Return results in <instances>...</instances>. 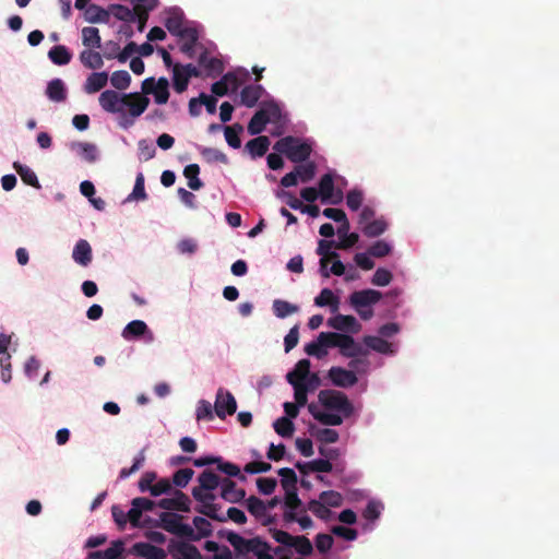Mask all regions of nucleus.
<instances>
[{"mask_svg": "<svg viewBox=\"0 0 559 559\" xmlns=\"http://www.w3.org/2000/svg\"><path fill=\"white\" fill-rule=\"evenodd\" d=\"M130 552L144 559H166L165 550L150 543H135L130 549Z\"/></svg>", "mask_w": 559, "mask_h": 559, "instance_id": "nucleus-17", "label": "nucleus"}, {"mask_svg": "<svg viewBox=\"0 0 559 559\" xmlns=\"http://www.w3.org/2000/svg\"><path fill=\"white\" fill-rule=\"evenodd\" d=\"M111 10H112L114 16L119 21H123V22H134L135 21L134 9L131 10L126 5L116 4V5H112Z\"/></svg>", "mask_w": 559, "mask_h": 559, "instance_id": "nucleus-60", "label": "nucleus"}, {"mask_svg": "<svg viewBox=\"0 0 559 559\" xmlns=\"http://www.w3.org/2000/svg\"><path fill=\"white\" fill-rule=\"evenodd\" d=\"M382 298V294L376 289H362L356 290L349 295L348 302L354 310L361 308H371L373 305L379 302Z\"/></svg>", "mask_w": 559, "mask_h": 559, "instance_id": "nucleus-9", "label": "nucleus"}, {"mask_svg": "<svg viewBox=\"0 0 559 559\" xmlns=\"http://www.w3.org/2000/svg\"><path fill=\"white\" fill-rule=\"evenodd\" d=\"M174 88L177 93H183L189 85V79L182 70V64L176 63L173 69Z\"/></svg>", "mask_w": 559, "mask_h": 559, "instance_id": "nucleus-47", "label": "nucleus"}, {"mask_svg": "<svg viewBox=\"0 0 559 559\" xmlns=\"http://www.w3.org/2000/svg\"><path fill=\"white\" fill-rule=\"evenodd\" d=\"M192 522L198 533L193 531V535L187 536V538L199 540L202 537H209L212 534V524L205 518L195 516Z\"/></svg>", "mask_w": 559, "mask_h": 559, "instance_id": "nucleus-38", "label": "nucleus"}, {"mask_svg": "<svg viewBox=\"0 0 559 559\" xmlns=\"http://www.w3.org/2000/svg\"><path fill=\"white\" fill-rule=\"evenodd\" d=\"M144 181H145L144 175L142 173H139L135 178L133 191L129 195L128 200H131V199L145 200L147 198V194L145 192Z\"/></svg>", "mask_w": 559, "mask_h": 559, "instance_id": "nucleus-62", "label": "nucleus"}, {"mask_svg": "<svg viewBox=\"0 0 559 559\" xmlns=\"http://www.w3.org/2000/svg\"><path fill=\"white\" fill-rule=\"evenodd\" d=\"M123 99L122 111L127 107L131 119L123 116V122H121V126L128 128L133 124L135 118L140 117L146 110L150 105V99L139 92L123 94Z\"/></svg>", "mask_w": 559, "mask_h": 559, "instance_id": "nucleus-5", "label": "nucleus"}, {"mask_svg": "<svg viewBox=\"0 0 559 559\" xmlns=\"http://www.w3.org/2000/svg\"><path fill=\"white\" fill-rule=\"evenodd\" d=\"M243 131V127L240 123L233 126H226L224 128L225 140L228 145L233 148H239L241 146V140L239 134Z\"/></svg>", "mask_w": 559, "mask_h": 559, "instance_id": "nucleus-41", "label": "nucleus"}, {"mask_svg": "<svg viewBox=\"0 0 559 559\" xmlns=\"http://www.w3.org/2000/svg\"><path fill=\"white\" fill-rule=\"evenodd\" d=\"M201 155L207 163H222V164L228 163L227 155L217 148L203 147L201 150Z\"/></svg>", "mask_w": 559, "mask_h": 559, "instance_id": "nucleus-55", "label": "nucleus"}, {"mask_svg": "<svg viewBox=\"0 0 559 559\" xmlns=\"http://www.w3.org/2000/svg\"><path fill=\"white\" fill-rule=\"evenodd\" d=\"M110 83L115 88L124 91L130 86L131 75L126 70L115 71L110 76Z\"/></svg>", "mask_w": 559, "mask_h": 559, "instance_id": "nucleus-49", "label": "nucleus"}, {"mask_svg": "<svg viewBox=\"0 0 559 559\" xmlns=\"http://www.w3.org/2000/svg\"><path fill=\"white\" fill-rule=\"evenodd\" d=\"M82 44L86 48H102V37L99 29L94 26H85L82 28Z\"/></svg>", "mask_w": 559, "mask_h": 559, "instance_id": "nucleus-31", "label": "nucleus"}, {"mask_svg": "<svg viewBox=\"0 0 559 559\" xmlns=\"http://www.w3.org/2000/svg\"><path fill=\"white\" fill-rule=\"evenodd\" d=\"M318 191L322 203L340 204L344 198L342 190L334 189V177L331 173L321 177Z\"/></svg>", "mask_w": 559, "mask_h": 559, "instance_id": "nucleus-8", "label": "nucleus"}, {"mask_svg": "<svg viewBox=\"0 0 559 559\" xmlns=\"http://www.w3.org/2000/svg\"><path fill=\"white\" fill-rule=\"evenodd\" d=\"M73 260L82 265L87 266L92 261V248L87 240L80 239L73 249L72 252Z\"/></svg>", "mask_w": 559, "mask_h": 559, "instance_id": "nucleus-19", "label": "nucleus"}, {"mask_svg": "<svg viewBox=\"0 0 559 559\" xmlns=\"http://www.w3.org/2000/svg\"><path fill=\"white\" fill-rule=\"evenodd\" d=\"M308 510L324 521L329 520L332 514L331 510L321 500L316 499L308 502Z\"/></svg>", "mask_w": 559, "mask_h": 559, "instance_id": "nucleus-56", "label": "nucleus"}, {"mask_svg": "<svg viewBox=\"0 0 559 559\" xmlns=\"http://www.w3.org/2000/svg\"><path fill=\"white\" fill-rule=\"evenodd\" d=\"M278 475L281 478L282 487L285 491H288V489H296L297 488V475L294 469L289 467H283L278 469Z\"/></svg>", "mask_w": 559, "mask_h": 559, "instance_id": "nucleus-51", "label": "nucleus"}, {"mask_svg": "<svg viewBox=\"0 0 559 559\" xmlns=\"http://www.w3.org/2000/svg\"><path fill=\"white\" fill-rule=\"evenodd\" d=\"M263 93L264 88L259 84L247 85L240 92L241 104L249 108H252L257 105L259 99L262 97Z\"/></svg>", "mask_w": 559, "mask_h": 559, "instance_id": "nucleus-21", "label": "nucleus"}, {"mask_svg": "<svg viewBox=\"0 0 559 559\" xmlns=\"http://www.w3.org/2000/svg\"><path fill=\"white\" fill-rule=\"evenodd\" d=\"M72 148H76L81 156L88 163H94L97 159V148L92 143H73Z\"/></svg>", "mask_w": 559, "mask_h": 559, "instance_id": "nucleus-50", "label": "nucleus"}, {"mask_svg": "<svg viewBox=\"0 0 559 559\" xmlns=\"http://www.w3.org/2000/svg\"><path fill=\"white\" fill-rule=\"evenodd\" d=\"M392 278H393V275H392V273L389 270L383 269V267H379L374 272V274H373V276L371 278V283L374 286H381L382 287V286L389 285L391 283Z\"/></svg>", "mask_w": 559, "mask_h": 559, "instance_id": "nucleus-63", "label": "nucleus"}, {"mask_svg": "<svg viewBox=\"0 0 559 559\" xmlns=\"http://www.w3.org/2000/svg\"><path fill=\"white\" fill-rule=\"evenodd\" d=\"M294 169H295V173L297 174V177L302 182H309L316 176L317 165L312 160H307V162L298 164Z\"/></svg>", "mask_w": 559, "mask_h": 559, "instance_id": "nucleus-42", "label": "nucleus"}, {"mask_svg": "<svg viewBox=\"0 0 559 559\" xmlns=\"http://www.w3.org/2000/svg\"><path fill=\"white\" fill-rule=\"evenodd\" d=\"M340 300L330 288H323L314 298V305L318 307L330 306L332 311L338 309Z\"/></svg>", "mask_w": 559, "mask_h": 559, "instance_id": "nucleus-36", "label": "nucleus"}, {"mask_svg": "<svg viewBox=\"0 0 559 559\" xmlns=\"http://www.w3.org/2000/svg\"><path fill=\"white\" fill-rule=\"evenodd\" d=\"M146 332H148V328L144 321L133 320L126 325L121 335L124 340H132L144 335Z\"/></svg>", "mask_w": 559, "mask_h": 559, "instance_id": "nucleus-33", "label": "nucleus"}, {"mask_svg": "<svg viewBox=\"0 0 559 559\" xmlns=\"http://www.w3.org/2000/svg\"><path fill=\"white\" fill-rule=\"evenodd\" d=\"M349 342H347L344 348L341 350V355L347 358H356L359 356L366 357L369 354L368 348L361 344L355 342L354 337L349 335Z\"/></svg>", "mask_w": 559, "mask_h": 559, "instance_id": "nucleus-39", "label": "nucleus"}, {"mask_svg": "<svg viewBox=\"0 0 559 559\" xmlns=\"http://www.w3.org/2000/svg\"><path fill=\"white\" fill-rule=\"evenodd\" d=\"M216 468L229 477H238L241 480L246 479V477L241 474L240 467L238 465L224 461L222 456H219V461L216 463Z\"/></svg>", "mask_w": 559, "mask_h": 559, "instance_id": "nucleus-52", "label": "nucleus"}, {"mask_svg": "<svg viewBox=\"0 0 559 559\" xmlns=\"http://www.w3.org/2000/svg\"><path fill=\"white\" fill-rule=\"evenodd\" d=\"M123 551V544L120 540L114 542L106 550L92 551L88 559H118Z\"/></svg>", "mask_w": 559, "mask_h": 559, "instance_id": "nucleus-29", "label": "nucleus"}, {"mask_svg": "<svg viewBox=\"0 0 559 559\" xmlns=\"http://www.w3.org/2000/svg\"><path fill=\"white\" fill-rule=\"evenodd\" d=\"M305 352L309 356H314L319 359L328 355V349L323 341H321V333L318 335L317 341L310 342L305 346Z\"/></svg>", "mask_w": 559, "mask_h": 559, "instance_id": "nucleus-54", "label": "nucleus"}, {"mask_svg": "<svg viewBox=\"0 0 559 559\" xmlns=\"http://www.w3.org/2000/svg\"><path fill=\"white\" fill-rule=\"evenodd\" d=\"M245 506L248 512L258 521L267 512L265 502L255 496H250L246 499Z\"/></svg>", "mask_w": 559, "mask_h": 559, "instance_id": "nucleus-35", "label": "nucleus"}, {"mask_svg": "<svg viewBox=\"0 0 559 559\" xmlns=\"http://www.w3.org/2000/svg\"><path fill=\"white\" fill-rule=\"evenodd\" d=\"M168 551L175 559H202L199 549L186 542L171 540L168 545Z\"/></svg>", "mask_w": 559, "mask_h": 559, "instance_id": "nucleus-12", "label": "nucleus"}, {"mask_svg": "<svg viewBox=\"0 0 559 559\" xmlns=\"http://www.w3.org/2000/svg\"><path fill=\"white\" fill-rule=\"evenodd\" d=\"M162 527L170 534L187 537L193 535V528L181 522L182 516L177 513L164 512L159 516Z\"/></svg>", "mask_w": 559, "mask_h": 559, "instance_id": "nucleus-7", "label": "nucleus"}, {"mask_svg": "<svg viewBox=\"0 0 559 559\" xmlns=\"http://www.w3.org/2000/svg\"><path fill=\"white\" fill-rule=\"evenodd\" d=\"M13 168L20 175L21 179L23 180V182L25 185L32 186L36 189L41 188L36 174L28 166H25V165L21 164L20 162H14Z\"/></svg>", "mask_w": 559, "mask_h": 559, "instance_id": "nucleus-32", "label": "nucleus"}, {"mask_svg": "<svg viewBox=\"0 0 559 559\" xmlns=\"http://www.w3.org/2000/svg\"><path fill=\"white\" fill-rule=\"evenodd\" d=\"M48 57L49 59L51 60L52 63L57 64V66H66L68 64L71 59H72V55L71 52L69 51V49L63 46V45H57V46H53L49 51H48Z\"/></svg>", "mask_w": 559, "mask_h": 559, "instance_id": "nucleus-34", "label": "nucleus"}, {"mask_svg": "<svg viewBox=\"0 0 559 559\" xmlns=\"http://www.w3.org/2000/svg\"><path fill=\"white\" fill-rule=\"evenodd\" d=\"M222 479L217 474H215L212 469H204L198 476L199 486L193 489H203L206 491L215 490L218 486L222 485Z\"/></svg>", "mask_w": 559, "mask_h": 559, "instance_id": "nucleus-25", "label": "nucleus"}, {"mask_svg": "<svg viewBox=\"0 0 559 559\" xmlns=\"http://www.w3.org/2000/svg\"><path fill=\"white\" fill-rule=\"evenodd\" d=\"M200 167L198 164H190L185 167L183 175L188 179V187L192 190H200L203 182L199 179Z\"/></svg>", "mask_w": 559, "mask_h": 559, "instance_id": "nucleus-44", "label": "nucleus"}, {"mask_svg": "<svg viewBox=\"0 0 559 559\" xmlns=\"http://www.w3.org/2000/svg\"><path fill=\"white\" fill-rule=\"evenodd\" d=\"M273 428L283 438H289L293 436L295 426L294 423L287 417H280L273 424Z\"/></svg>", "mask_w": 559, "mask_h": 559, "instance_id": "nucleus-53", "label": "nucleus"}, {"mask_svg": "<svg viewBox=\"0 0 559 559\" xmlns=\"http://www.w3.org/2000/svg\"><path fill=\"white\" fill-rule=\"evenodd\" d=\"M271 536L278 543L287 547H294L296 551L301 556H309L313 551V546L310 539L306 536H293L289 533L270 528Z\"/></svg>", "mask_w": 559, "mask_h": 559, "instance_id": "nucleus-6", "label": "nucleus"}, {"mask_svg": "<svg viewBox=\"0 0 559 559\" xmlns=\"http://www.w3.org/2000/svg\"><path fill=\"white\" fill-rule=\"evenodd\" d=\"M364 344L366 348L373 349L381 354L391 353V344L379 336L367 335L364 337Z\"/></svg>", "mask_w": 559, "mask_h": 559, "instance_id": "nucleus-45", "label": "nucleus"}, {"mask_svg": "<svg viewBox=\"0 0 559 559\" xmlns=\"http://www.w3.org/2000/svg\"><path fill=\"white\" fill-rule=\"evenodd\" d=\"M273 150L285 155L292 163L300 164L309 159L312 145L300 138L286 135L275 142Z\"/></svg>", "mask_w": 559, "mask_h": 559, "instance_id": "nucleus-2", "label": "nucleus"}, {"mask_svg": "<svg viewBox=\"0 0 559 559\" xmlns=\"http://www.w3.org/2000/svg\"><path fill=\"white\" fill-rule=\"evenodd\" d=\"M96 48H86L81 51L79 58L81 63L91 70L100 69L104 66L103 53L95 50Z\"/></svg>", "mask_w": 559, "mask_h": 559, "instance_id": "nucleus-20", "label": "nucleus"}, {"mask_svg": "<svg viewBox=\"0 0 559 559\" xmlns=\"http://www.w3.org/2000/svg\"><path fill=\"white\" fill-rule=\"evenodd\" d=\"M388 228V224L383 218L372 219L362 226V233L366 237L374 238L382 235Z\"/></svg>", "mask_w": 559, "mask_h": 559, "instance_id": "nucleus-43", "label": "nucleus"}, {"mask_svg": "<svg viewBox=\"0 0 559 559\" xmlns=\"http://www.w3.org/2000/svg\"><path fill=\"white\" fill-rule=\"evenodd\" d=\"M139 157L141 160L147 162L152 159L156 154V148L153 143L148 140H140L138 142Z\"/></svg>", "mask_w": 559, "mask_h": 559, "instance_id": "nucleus-59", "label": "nucleus"}, {"mask_svg": "<svg viewBox=\"0 0 559 559\" xmlns=\"http://www.w3.org/2000/svg\"><path fill=\"white\" fill-rule=\"evenodd\" d=\"M329 379L335 386L349 388L357 383L358 378L353 370H347L342 367H332L328 372Z\"/></svg>", "mask_w": 559, "mask_h": 559, "instance_id": "nucleus-15", "label": "nucleus"}, {"mask_svg": "<svg viewBox=\"0 0 559 559\" xmlns=\"http://www.w3.org/2000/svg\"><path fill=\"white\" fill-rule=\"evenodd\" d=\"M281 117L282 110L275 102L265 103L250 119L248 132L251 135L260 134L269 122H278Z\"/></svg>", "mask_w": 559, "mask_h": 559, "instance_id": "nucleus-3", "label": "nucleus"}, {"mask_svg": "<svg viewBox=\"0 0 559 559\" xmlns=\"http://www.w3.org/2000/svg\"><path fill=\"white\" fill-rule=\"evenodd\" d=\"M154 95L155 102L158 105L166 104L169 98V83L166 78H159L156 82V87L152 93Z\"/></svg>", "mask_w": 559, "mask_h": 559, "instance_id": "nucleus-48", "label": "nucleus"}, {"mask_svg": "<svg viewBox=\"0 0 559 559\" xmlns=\"http://www.w3.org/2000/svg\"><path fill=\"white\" fill-rule=\"evenodd\" d=\"M272 309L274 314L280 319H284L299 311V307L297 305L282 299H275L273 301Z\"/></svg>", "mask_w": 559, "mask_h": 559, "instance_id": "nucleus-37", "label": "nucleus"}, {"mask_svg": "<svg viewBox=\"0 0 559 559\" xmlns=\"http://www.w3.org/2000/svg\"><path fill=\"white\" fill-rule=\"evenodd\" d=\"M219 506L215 504L213 502H205L201 503L200 507L195 508V511L200 514H203L211 520L217 521V522H226L227 518L223 513H219Z\"/></svg>", "mask_w": 559, "mask_h": 559, "instance_id": "nucleus-40", "label": "nucleus"}, {"mask_svg": "<svg viewBox=\"0 0 559 559\" xmlns=\"http://www.w3.org/2000/svg\"><path fill=\"white\" fill-rule=\"evenodd\" d=\"M321 341L324 342L326 349L338 347L340 352L345 347L344 345L349 342V335L336 332H321Z\"/></svg>", "mask_w": 559, "mask_h": 559, "instance_id": "nucleus-28", "label": "nucleus"}, {"mask_svg": "<svg viewBox=\"0 0 559 559\" xmlns=\"http://www.w3.org/2000/svg\"><path fill=\"white\" fill-rule=\"evenodd\" d=\"M108 17V12L99 5L91 4L85 10V20L90 23H106Z\"/></svg>", "mask_w": 559, "mask_h": 559, "instance_id": "nucleus-46", "label": "nucleus"}, {"mask_svg": "<svg viewBox=\"0 0 559 559\" xmlns=\"http://www.w3.org/2000/svg\"><path fill=\"white\" fill-rule=\"evenodd\" d=\"M108 73L103 72H93L91 73L84 84V91L87 94H94L104 88L108 83Z\"/></svg>", "mask_w": 559, "mask_h": 559, "instance_id": "nucleus-23", "label": "nucleus"}, {"mask_svg": "<svg viewBox=\"0 0 559 559\" xmlns=\"http://www.w3.org/2000/svg\"><path fill=\"white\" fill-rule=\"evenodd\" d=\"M190 503L191 501L185 492L181 490H175L174 497L160 499L157 506L164 510L189 512Z\"/></svg>", "mask_w": 559, "mask_h": 559, "instance_id": "nucleus-14", "label": "nucleus"}, {"mask_svg": "<svg viewBox=\"0 0 559 559\" xmlns=\"http://www.w3.org/2000/svg\"><path fill=\"white\" fill-rule=\"evenodd\" d=\"M270 144L271 141L266 135H259L248 141L245 147L252 158H257L266 154Z\"/></svg>", "mask_w": 559, "mask_h": 559, "instance_id": "nucleus-18", "label": "nucleus"}, {"mask_svg": "<svg viewBox=\"0 0 559 559\" xmlns=\"http://www.w3.org/2000/svg\"><path fill=\"white\" fill-rule=\"evenodd\" d=\"M314 436L318 441L323 442V443H335L338 441V438H340L338 432L331 428L319 429L314 433Z\"/></svg>", "mask_w": 559, "mask_h": 559, "instance_id": "nucleus-64", "label": "nucleus"}, {"mask_svg": "<svg viewBox=\"0 0 559 559\" xmlns=\"http://www.w3.org/2000/svg\"><path fill=\"white\" fill-rule=\"evenodd\" d=\"M319 498L328 508H337L343 503L342 495L334 490L322 491Z\"/></svg>", "mask_w": 559, "mask_h": 559, "instance_id": "nucleus-58", "label": "nucleus"}, {"mask_svg": "<svg viewBox=\"0 0 559 559\" xmlns=\"http://www.w3.org/2000/svg\"><path fill=\"white\" fill-rule=\"evenodd\" d=\"M226 539L234 547L238 556H246L252 552L257 559H274L270 554L271 546L260 537L246 539L235 532H229ZM280 559H289V557L284 556Z\"/></svg>", "mask_w": 559, "mask_h": 559, "instance_id": "nucleus-1", "label": "nucleus"}, {"mask_svg": "<svg viewBox=\"0 0 559 559\" xmlns=\"http://www.w3.org/2000/svg\"><path fill=\"white\" fill-rule=\"evenodd\" d=\"M221 497L230 503H238L245 499L246 491L237 488L236 483L229 477H225L222 479Z\"/></svg>", "mask_w": 559, "mask_h": 559, "instance_id": "nucleus-16", "label": "nucleus"}, {"mask_svg": "<svg viewBox=\"0 0 559 559\" xmlns=\"http://www.w3.org/2000/svg\"><path fill=\"white\" fill-rule=\"evenodd\" d=\"M123 94L112 90L104 91L98 98L100 107L109 114H122Z\"/></svg>", "mask_w": 559, "mask_h": 559, "instance_id": "nucleus-13", "label": "nucleus"}, {"mask_svg": "<svg viewBox=\"0 0 559 559\" xmlns=\"http://www.w3.org/2000/svg\"><path fill=\"white\" fill-rule=\"evenodd\" d=\"M320 404L329 409L341 413L344 417H349L354 413V406L347 395L336 390H321L318 394Z\"/></svg>", "mask_w": 559, "mask_h": 559, "instance_id": "nucleus-4", "label": "nucleus"}, {"mask_svg": "<svg viewBox=\"0 0 559 559\" xmlns=\"http://www.w3.org/2000/svg\"><path fill=\"white\" fill-rule=\"evenodd\" d=\"M310 360L308 359H300L293 371H289L286 376V379L288 381L289 384H295V383H302V381H305L308 376L311 373L310 372Z\"/></svg>", "mask_w": 559, "mask_h": 559, "instance_id": "nucleus-24", "label": "nucleus"}, {"mask_svg": "<svg viewBox=\"0 0 559 559\" xmlns=\"http://www.w3.org/2000/svg\"><path fill=\"white\" fill-rule=\"evenodd\" d=\"M194 471L192 468H181L173 475V484L176 487L185 488L192 479Z\"/></svg>", "mask_w": 559, "mask_h": 559, "instance_id": "nucleus-57", "label": "nucleus"}, {"mask_svg": "<svg viewBox=\"0 0 559 559\" xmlns=\"http://www.w3.org/2000/svg\"><path fill=\"white\" fill-rule=\"evenodd\" d=\"M391 251H392V247L384 240L376 241L368 249L369 255L374 257V258L386 257L391 253Z\"/></svg>", "mask_w": 559, "mask_h": 559, "instance_id": "nucleus-61", "label": "nucleus"}, {"mask_svg": "<svg viewBox=\"0 0 559 559\" xmlns=\"http://www.w3.org/2000/svg\"><path fill=\"white\" fill-rule=\"evenodd\" d=\"M329 326L336 331L357 334L361 330V324L354 316L336 314L328 321Z\"/></svg>", "mask_w": 559, "mask_h": 559, "instance_id": "nucleus-11", "label": "nucleus"}, {"mask_svg": "<svg viewBox=\"0 0 559 559\" xmlns=\"http://www.w3.org/2000/svg\"><path fill=\"white\" fill-rule=\"evenodd\" d=\"M336 243L337 242L334 240H326V239H321L318 242L317 254L321 257L320 262H319L320 274L324 278H329L326 254L332 250V248H335Z\"/></svg>", "mask_w": 559, "mask_h": 559, "instance_id": "nucleus-26", "label": "nucleus"}, {"mask_svg": "<svg viewBox=\"0 0 559 559\" xmlns=\"http://www.w3.org/2000/svg\"><path fill=\"white\" fill-rule=\"evenodd\" d=\"M48 98L52 102H63L67 98V90L61 79L51 80L46 90Z\"/></svg>", "mask_w": 559, "mask_h": 559, "instance_id": "nucleus-27", "label": "nucleus"}, {"mask_svg": "<svg viewBox=\"0 0 559 559\" xmlns=\"http://www.w3.org/2000/svg\"><path fill=\"white\" fill-rule=\"evenodd\" d=\"M198 62L209 72V75L214 76L223 72L222 61L217 58L209 57L207 51H203L199 56Z\"/></svg>", "mask_w": 559, "mask_h": 559, "instance_id": "nucleus-30", "label": "nucleus"}, {"mask_svg": "<svg viewBox=\"0 0 559 559\" xmlns=\"http://www.w3.org/2000/svg\"><path fill=\"white\" fill-rule=\"evenodd\" d=\"M183 17V12L180 9L175 8L168 11L164 25L171 35L176 36L181 33L185 27Z\"/></svg>", "mask_w": 559, "mask_h": 559, "instance_id": "nucleus-22", "label": "nucleus"}, {"mask_svg": "<svg viewBox=\"0 0 559 559\" xmlns=\"http://www.w3.org/2000/svg\"><path fill=\"white\" fill-rule=\"evenodd\" d=\"M215 414L224 419L227 415H234L237 409V402L234 395L223 389H218L214 404Z\"/></svg>", "mask_w": 559, "mask_h": 559, "instance_id": "nucleus-10", "label": "nucleus"}]
</instances>
